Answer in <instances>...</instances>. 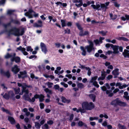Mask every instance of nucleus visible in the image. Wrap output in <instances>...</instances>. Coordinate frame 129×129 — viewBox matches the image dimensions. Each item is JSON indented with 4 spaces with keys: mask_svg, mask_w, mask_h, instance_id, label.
Instances as JSON below:
<instances>
[{
    "mask_svg": "<svg viewBox=\"0 0 129 129\" xmlns=\"http://www.w3.org/2000/svg\"><path fill=\"white\" fill-rule=\"evenodd\" d=\"M25 29L22 28L20 29L16 27H13L9 30H6L4 32L7 33L9 36L13 35L15 36H22L25 33Z\"/></svg>",
    "mask_w": 129,
    "mask_h": 129,
    "instance_id": "nucleus-1",
    "label": "nucleus"
},
{
    "mask_svg": "<svg viewBox=\"0 0 129 129\" xmlns=\"http://www.w3.org/2000/svg\"><path fill=\"white\" fill-rule=\"evenodd\" d=\"M88 42L89 44V45L85 46V47L83 46H81L80 47V49L82 51L81 54L84 56H85L86 54V50L87 52L90 53L94 49L93 42L90 40L88 41Z\"/></svg>",
    "mask_w": 129,
    "mask_h": 129,
    "instance_id": "nucleus-2",
    "label": "nucleus"
},
{
    "mask_svg": "<svg viewBox=\"0 0 129 129\" xmlns=\"http://www.w3.org/2000/svg\"><path fill=\"white\" fill-rule=\"evenodd\" d=\"M15 55L16 54L15 53H12L10 54L8 53L5 56V57L6 58H8L11 57V65H12L13 64V62L14 61H15L16 63L19 62L20 61V58L18 57H15Z\"/></svg>",
    "mask_w": 129,
    "mask_h": 129,
    "instance_id": "nucleus-3",
    "label": "nucleus"
},
{
    "mask_svg": "<svg viewBox=\"0 0 129 129\" xmlns=\"http://www.w3.org/2000/svg\"><path fill=\"white\" fill-rule=\"evenodd\" d=\"M109 2H107L105 3V4H96V5L93 4L91 5V7L94 9H96L98 10H101L100 8V7L103 9L105 8L106 10L107 8V6L109 5Z\"/></svg>",
    "mask_w": 129,
    "mask_h": 129,
    "instance_id": "nucleus-4",
    "label": "nucleus"
},
{
    "mask_svg": "<svg viewBox=\"0 0 129 129\" xmlns=\"http://www.w3.org/2000/svg\"><path fill=\"white\" fill-rule=\"evenodd\" d=\"M82 108L87 110H91L94 108V106L92 102L88 103L85 102L82 103Z\"/></svg>",
    "mask_w": 129,
    "mask_h": 129,
    "instance_id": "nucleus-5",
    "label": "nucleus"
},
{
    "mask_svg": "<svg viewBox=\"0 0 129 129\" xmlns=\"http://www.w3.org/2000/svg\"><path fill=\"white\" fill-rule=\"evenodd\" d=\"M111 104L115 107L118 105L121 106H125L126 105L125 103L122 102L118 99H116L112 101L111 103Z\"/></svg>",
    "mask_w": 129,
    "mask_h": 129,
    "instance_id": "nucleus-6",
    "label": "nucleus"
},
{
    "mask_svg": "<svg viewBox=\"0 0 129 129\" xmlns=\"http://www.w3.org/2000/svg\"><path fill=\"white\" fill-rule=\"evenodd\" d=\"M122 84L120 82H117L116 83L115 82L111 83L110 85L111 86H113L115 85L116 87L118 86L119 88L120 89H122L124 88H125L128 86V85H126V84Z\"/></svg>",
    "mask_w": 129,
    "mask_h": 129,
    "instance_id": "nucleus-7",
    "label": "nucleus"
},
{
    "mask_svg": "<svg viewBox=\"0 0 129 129\" xmlns=\"http://www.w3.org/2000/svg\"><path fill=\"white\" fill-rule=\"evenodd\" d=\"M33 13L35 14V12L31 9H29L28 12L25 13L24 15L25 16L28 17V18H31L33 17Z\"/></svg>",
    "mask_w": 129,
    "mask_h": 129,
    "instance_id": "nucleus-8",
    "label": "nucleus"
},
{
    "mask_svg": "<svg viewBox=\"0 0 129 129\" xmlns=\"http://www.w3.org/2000/svg\"><path fill=\"white\" fill-rule=\"evenodd\" d=\"M40 46L42 51L46 54L48 51L46 46L45 44L42 42L40 43Z\"/></svg>",
    "mask_w": 129,
    "mask_h": 129,
    "instance_id": "nucleus-9",
    "label": "nucleus"
},
{
    "mask_svg": "<svg viewBox=\"0 0 129 129\" xmlns=\"http://www.w3.org/2000/svg\"><path fill=\"white\" fill-rule=\"evenodd\" d=\"M73 3H75V5L77 7L81 6L83 5L82 0H72Z\"/></svg>",
    "mask_w": 129,
    "mask_h": 129,
    "instance_id": "nucleus-10",
    "label": "nucleus"
},
{
    "mask_svg": "<svg viewBox=\"0 0 129 129\" xmlns=\"http://www.w3.org/2000/svg\"><path fill=\"white\" fill-rule=\"evenodd\" d=\"M0 73L2 75L6 76L8 78H9L10 76V74L9 71H8L5 72L3 70H0Z\"/></svg>",
    "mask_w": 129,
    "mask_h": 129,
    "instance_id": "nucleus-11",
    "label": "nucleus"
},
{
    "mask_svg": "<svg viewBox=\"0 0 129 129\" xmlns=\"http://www.w3.org/2000/svg\"><path fill=\"white\" fill-rule=\"evenodd\" d=\"M111 48H112L113 51V53L114 54H117L119 52L118 49L119 46H114L113 45H111Z\"/></svg>",
    "mask_w": 129,
    "mask_h": 129,
    "instance_id": "nucleus-12",
    "label": "nucleus"
},
{
    "mask_svg": "<svg viewBox=\"0 0 129 129\" xmlns=\"http://www.w3.org/2000/svg\"><path fill=\"white\" fill-rule=\"evenodd\" d=\"M17 49L18 50L21 51L23 54L25 55H26L28 54V53L25 51V49L24 48L22 47L21 46L17 48Z\"/></svg>",
    "mask_w": 129,
    "mask_h": 129,
    "instance_id": "nucleus-13",
    "label": "nucleus"
},
{
    "mask_svg": "<svg viewBox=\"0 0 129 129\" xmlns=\"http://www.w3.org/2000/svg\"><path fill=\"white\" fill-rule=\"evenodd\" d=\"M24 97L25 98V100H27L30 102H34L35 101V99H36V98L35 97V95L34 97L32 98L31 99L28 96H26L25 95L24 96Z\"/></svg>",
    "mask_w": 129,
    "mask_h": 129,
    "instance_id": "nucleus-14",
    "label": "nucleus"
},
{
    "mask_svg": "<svg viewBox=\"0 0 129 129\" xmlns=\"http://www.w3.org/2000/svg\"><path fill=\"white\" fill-rule=\"evenodd\" d=\"M35 97L36 98V99L39 98L40 101L42 102L44 100V96L42 94L40 95H39L38 94H36L35 95Z\"/></svg>",
    "mask_w": 129,
    "mask_h": 129,
    "instance_id": "nucleus-15",
    "label": "nucleus"
},
{
    "mask_svg": "<svg viewBox=\"0 0 129 129\" xmlns=\"http://www.w3.org/2000/svg\"><path fill=\"white\" fill-rule=\"evenodd\" d=\"M19 70L17 65H15L12 68V71L15 74H16L19 71Z\"/></svg>",
    "mask_w": 129,
    "mask_h": 129,
    "instance_id": "nucleus-16",
    "label": "nucleus"
},
{
    "mask_svg": "<svg viewBox=\"0 0 129 129\" xmlns=\"http://www.w3.org/2000/svg\"><path fill=\"white\" fill-rule=\"evenodd\" d=\"M20 74H18V76L19 78H24L26 76V71H24L23 72H19Z\"/></svg>",
    "mask_w": 129,
    "mask_h": 129,
    "instance_id": "nucleus-17",
    "label": "nucleus"
},
{
    "mask_svg": "<svg viewBox=\"0 0 129 129\" xmlns=\"http://www.w3.org/2000/svg\"><path fill=\"white\" fill-rule=\"evenodd\" d=\"M22 92L25 93V94H24L23 96V98L25 100V98L24 97V96L25 95V96H29L28 94L29 93V91L28 89H26L24 87H23V86L22 87Z\"/></svg>",
    "mask_w": 129,
    "mask_h": 129,
    "instance_id": "nucleus-18",
    "label": "nucleus"
},
{
    "mask_svg": "<svg viewBox=\"0 0 129 129\" xmlns=\"http://www.w3.org/2000/svg\"><path fill=\"white\" fill-rule=\"evenodd\" d=\"M129 51L125 49L124 52L123 53V54L124 57L129 58Z\"/></svg>",
    "mask_w": 129,
    "mask_h": 129,
    "instance_id": "nucleus-19",
    "label": "nucleus"
},
{
    "mask_svg": "<svg viewBox=\"0 0 129 129\" xmlns=\"http://www.w3.org/2000/svg\"><path fill=\"white\" fill-rule=\"evenodd\" d=\"M78 125L79 126L81 127L83 126L85 127H87V124L81 121H79L78 123Z\"/></svg>",
    "mask_w": 129,
    "mask_h": 129,
    "instance_id": "nucleus-20",
    "label": "nucleus"
},
{
    "mask_svg": "<svg viewBox=\"0 0 129 129\" xmlns=\"http://www.w3.org/2000/svg\"><path fill=\"white\" fill-rule=\"evenodd\" d=\"M8 119L12 124H13L15 122V120L14 118L12 117L11 116L9 117Z\"/></svg>",
    "mask_w": 129,
    "mask_h": 129,
    "instance_id": "nucleus-21",
    "label": "nucleus"
},
{
    "mask_svg": "<svg viewBox=\"0 0 129 129\" xmlns=\"http://www.w3.org/2000/svg\"><path fill=\"white\" fill-rule=\"evenodd\" d=\"M121 19L123 21H125L126 20H129V15L125 14V17L122 16L121 17Z\"/></svg>",
    "mask_w": 129,
    "mask_h": 129,
    "instance_id": "nucleus-22",
    "label": "nucleus"
},
{
    "mask_svg": "<svg viewBox=\"0 0 129 129\" xmlns=\"http://www.w3.org/2000/svg\"><path fill=\"white\" fill-rule=\"evenodd\" d=\"M119 70L118 69H116L113 70L112 72V74L114 75H117L119 74L118 71Z\"/></svg>",
    "mask_w": 129,
    "mask_h": 129,
    "instance_id": "nucleus-23",
    "label": "nucleus"
},
{
    "mask_svg": "<svg viewBox=\"0 0 129 129\" xmlns=\"http://www.w3.org/2000/svg\"><path fill=\"white\" fill-rule=\"evenodd\" d=\"M90 98L92 100L93 102L95 101V95L94 94H91L89 95Z\"/></svg>",
    "mask_w": 129,
    "mask_h": 129,
    "instance_id": "nucleus-24",
    "label": "nucleus"
},
{
    "mask_svg": "<svg viewBox=\"0 0 129 129\" xmlns=\"http://www.w3.org/2000/svg\"><path fill=\"white\" fill-rule=\"evenodd\" d=\"M101 88L103 91H106V93L107 94H109L110 93L109 91L108 90H106L107 88L105 86L101 87Z\"/></svg>",
    "mask_w": 129,
    "mask_h": 129,
    "instance_id": "nucleus-25",
    "label": "nucleus"
},
{
    "mask_svg": "<svg viewBox=\"0 0 129 129\" xmlns=\"http://www.w3.org/2000/svg\"><path fill=\"white\" fill-rule=\"evenodd\" d=\"M123 97L127 100H129V96L128 95V93L127 92H124Z\"/></svg>",
    "mask_w": 129,
    "mask_h": 129,
    "instance_id": "nucleus-26",
    "label": "nucleus"
},
{
    "mask_svg": "<svg viewBox=\"0 0 129 129\" xmlns=\"http://www.w3.org/2000/svg\"><path fill=\"white\" fill-rule=\"evenodd\" d=\"M35 126L36 128L40 129L41 126V125L38 122H35Z\"/></svg>",
    "mask_w": 129,
    "mask_h": 129,
    "instance_id": "nucleus-27",
    "label": "nucleus"
},
{
    "mask_svg": "<svg viewBox=\"0 0 129 129\" xmlns=\"http://www.w3.org/2000/svg\"><path fill=\"white\" fill-rule=\"evenodd\" d=\"M61 99L62 102L63 103H68L70 102V100H67L64 97H62Z\"/></svg>",
    "mask_w": 129,
    "mask_h": 129,
    "instance_id": "nucleus-28",
    "label": "nucleus"
},
{
    "mask_svg": "<svg viewBox=\"0 0 129 129\" xmlns=\"http://www.w3.org/2000/svg\"><path fill=\"white\" fill-rule=\"evenodd\" d=\"M110 16L111 19L113 20L115 19L117 17V16L115 15H113L112 13L110 14Z\"/></svg>",
    "mask_w": 129,
    "mask_h": 129,
    "instance_id": "nucleus-29",
    "label": "nucleus"
},
{
    "mask_svg": "<svg viewBox=\"0 0 129 129\" xmlns=\"http://www.w3.org/2000/svg\"><path fill=\"white\" fill-rule=\"evenodd\" d=\"M98 76H96L92 77L89 82L90 83H92L96 81H95L96 80Z\"/></svg>",
    "mask_w": 129,
    "mask_h": 129,
    "instance_id": "nucleus-30",
    "label": "nucleus"
},
{
    "mask_svg": "<svg viewBox=\"0 0 129 129\" xmlns=\"http://www.w3.org/2000/svg\"><path fill=\"white\" fill-rule=\"evenodd\" d=\"M11 23L12 22H13L14 23L16 24L20 25V22L19 21L17 20H13L12 19L11 21Z\"/></svg>",
    "mask_w": 129,
    "mask_h": 129,
    "instance_id": "nucleus-31",
    "label": "nucleus"
},
{
    "mask_svg": "<svg viewBox=\"0 0 129 129\" xmlns=\"http://www.w3.org/2000/svg\"><path fill=\"white\" fill-rule=\"evenodd\" d=\"M61 22L62 26L63 27L66 26V20H64L61 19Z\"/></svg>",
    "mask_w": 129,
    "mask_h": 129,
    "instance_id": "nucleus-32",
    "label": "nucleus"
},
{
    "mask_svg": "<svg viewBox=\"0 0 129 129\" xmlns=\"http://www.w3.org/2000/svg\"><path fill=\"white\" fill-rule=\"evenodd\" d=\"M86 70L88 71L87 72V74L88 75L90 76L91 74V69L89 67H88V68L86 69Z\"/></svg>",
    "mask_w": 129,
    "mask_h": 129,
    "instance_id": "nucleus-33",
    "label": "nucleus"
},
{
    "mask_svg": "<svg viewBox=\"0 0 129 129\" xmlns=\"http://www.w3.org/2000/svg\"><path fill=\"white\" fill-rule=\"evenodd\" d=\"M44 90L47 93H48L49 94H52V92L51 90H50L47 88H46Z\"/></svg>",
    "mask_w": 129,
    "mask_h": 129,
    "instance_id": "nucleus-34",
    "label": "nucleus"
},
{
    "mask_svg": "<svg viewBox=\"0 0 129 129\" xmlns=\"http://www.w3.org/2000/svg\"><path fill=\"white\" fill-rule=\"evenodd\" d=\"M11 23L10 22L7 24H3L2 25H3V26L5 28H6L10 25Z\"/></svg>",
    "mask_w": 129,
    "mask_h": 129,
    "instance_id": "nucleus-35",
    "label": "nucleus"
},
{
    "mask_svg": "<svg viewBox=\"0 0 129 129\" xmlns=\"http://www.w3.org/2000/svg\"><path fill=\"white\" fill-rule=\"evenodd\" d=\"M33 26L37 27H41L42 26V25L39 24L37 23H34Z\"/></svg>",
    "mask_w": 129,
    "mask_h": 129,
    "instance_id": "nucleus-36",
    "label": "nucleus"
},
{
    "mask_svg": "<svg viewBox=\"0 0 129 129\" xmlns=\"http://www.w3.org/2000/svg\"><path fill=\"white\" fill-rule=\"evenodd\" d=\"M14 90L15 91V94H16L19 93L20 91V88L19 87L14 88Z\"/></svg>",
    "mask_w": 129,
    "mask_h": 129,
    "instance_id": "nucleus-37",
    "label": "nucleus"
},
{
    "mask_svg": "<svg viewBox=\"0 0 129 129\" xmlns=\"http://www.w3.org/2000/svg\"><path fill=\"white\" fill-rule=\"evenodd\" d=\"M118 127L120 129H126V127L124 125H121L120 124H119L118 125Z\"/></svg>",
    "mask_w": 129,
    "mask_h": 129,
    "instance_id": "nucleus-38",
    "label": "nucleus"
},
{
    "mask_svg": "<svg viewBox=\"0 0 129 129\" xmlns=\"http://www.w3.org/2000/svg\"><path fill=\"white\" fill-rule=\"evenodd\" d=\"M64 33L65 34H70V29L67 28L64 30Z\"/></svg>",
    "mask_w": 129,
    "mask_h": 129,
    "instance_id": "nucleus-39",
    "label": "nucleus"
},
{
    "mask_svg": "<svg viewBox=\"0 0 129 129\" xmlns=\"http://www.w3.org/2000/svg\"><path fill=\"white\" fill-rule=\"evenodd\" d=\"M107 32V31H102L99 32L100 34H101L103 36H105L106 35Z\"/></svg>",
    "mask_w": 129,
    "mask_h": 129,
    "instance_id": "nucleus-40",
    "label": "nucleus"
},
{
    "mask_svg": "<svg viewBox=\"0 0 129 129\" xmlns=\"http://www.w3.org/2000/svg\"><path fill=\"white\" fill-rule=\"evenodd\" d=\"M47 85L48 86V87L49 88H51L52 87V85H53V84L52 83L48 82L47 83H46Z\"/></svg>",
    "mask_w": 129,
    "mask_h": 129,
    "instance_id": "nucleus-41",
    "label": "nucleus"
},
{
    "mask_svg": "<svg viewBox=\"0 0 129 129\" xmlns=\"http://www.w3.org/2000/svg\"><path fill=\"white\" fill-rule=\"evenodd\" d=\"M42 128L43 129H48L49 126L47 124H45L42 127Z\"/></svg>",
    "mask_w": 129,
    "mask_h": 129,
    "instance_id": "nucleus-42",
    "label": "nucleus"
},
{
    "mask_svg": "<svg viewBox=\"0 0 129 129\" xmlns=\"http://www.w3.org/2000/svg\"><path fill=\"white\" fill-rule=\"evenodd\" d=\"M77 86L79 88H83L84 87V85L81 83H78L77 85Z\"/></svg>",
    "mask_w": 129,
    "mask_h": 129,
    "instance_id": "nucleus-43",
    "label": "nucleus"
},
{
    "mask_svg": "<svg viewBox=\"0 0 129 129\" xmlns=\"http://www.w3.org/2000/svg\"><path fill=\"white\" fill-rule=\"evenodd\" d=\"M89 120L90 121H92L94 120H97L98 119V117H89Z\"/></svg>",
    "mask_w": 129,
    "mask_h": 129,
    "instance_id": "nucleus-44",
    "label": "nucleus"
},
{
    "mask_svg": "<svg viewBox=\"0 0 129 129\" xmlns=\"http://www.w3.org/2000/svg\"><path fill=\"white\" fill-rule=\"evenodd\" d=\"M27 51H30L32 52L33 50V49L31 48V47L30 46H28L27 47Z\"/></svg>",
    "mask_w": 129,
    "mask_h": 129,
    "instance_id": "nucleus-45",
    "label": "nucleus"
},
{
    "mask_svg": "<svg viewBox=\"0 0 129 129\" xmlns=\"http://www.w3.org/2000/svg\"><path fill=\"white\" fill-rule=\"evenodd\" d=\"M92 83H93V84L97 88H98L99 87V86L97 82L96 81Z\"/></svg>",
    "mask_w": 129,
    "mask_h": 129,
    "instance_id": "nucleus-46",
    "label": "nucleus"
},
{
    "mask_svg": "<svg viewBox=\"0 0 129 129\" xmlns=\"http://www.w3.org/2000/svg\"><path fill=\"white\" fill-rule=\"evenodd\" d=\"M80 112L81 113H84L86 111L84 109H82L81 108H79V112Z\"/></svg>",
    "mask_w": 129,
    "mask_h": 129,
    "instance_id": "nucleus-47",
    "label": "nucleus"
},
{
    "mask_svg": "<svg viewBox=\"0 0 129 129\" xmlns=\"http://www.w3.org/2000/svg\"><path fill=\"white\" fill-rule=\"evenodd\" d=\"M38 68L39 69L40 71H42L43 69L45 68V67L43 66H41L40 65H39L38 67Z\"/></svg>",
    "mask_w": 129,
    "mask_h": 129,
    "instance_id": "nucleus-48",
    "label": "nucleus"
},
{
    "mask_svg": "<svg viewBox=\"0 0 129 129\" xmlns=\"http://www.w3.org/2000/svg\"><path fill=\"white\" fill-rule=\"evenodd\" d=\"M79 65L80 66V68H81L82 69H85L86 70L87 68V67H86L84 65H82L81 64L79 63Z\"/></svg>",
    "mask_w": 129,
    "mask_h": 129,
    "instance_id": "nucleus-49",
    "label": "nucleus"
},
{
    "mask_svg": "<svg viewBox=\"0 0 129 129\" xmlns=\"http://www.w3.org/2000/svg\"><path fill=\"white\" fill-rule=\"evenodd\" d=\"M114 6L116 7H119L120 6V4H118L117 2H113Z\"/></svg>",
    "mask_w": 129,
    "mask_h": 129,
    "instance_id": "nucleus-50",
    "label": "nucleus"
},
{
    "mask_svg": "<svg viewBox=\"0 0 129 129\" xmlns=\"http://www.w3.org/2000/svg\"><path fill=\"white\" fill-rule=\"evenodd\" d=\"M60 84L62 85H63L64 87L67 88L68 87V85L67 84L65 83L64 82H61Z\"/></svg>",
    "mask_w": 129,
    "mask_h": 129,
    "instance_id": "nucleus-51",
    "label": "nucleus"
},
{
    "mask_svg": "<svg viewBox=\"0 0 129 129\" xmlns=\"http://www.w3.org/2000/svg\"><path fill=\"white\" fill-rule=\"evenodd\" d=\"M1 86H2L3 89H7V87L5 86V84L4 83H2L0 84Z\"/></svg>",
    "mask_w": 129,
    "mask_h": 129,
    "instance_id": "nucleus-52",
    "label": "nucleus"
},
{
    "mask_svg": "<svg viewBox=\"0 0 129 129\" xmlns=\"http://www.w3.org/2000/svg\"><path fill=\"white\" fill-rule=\"evenodd\" d=\"M111 45H113L112 44H110L109 43H107L105 45V47L106 48H108L110 47L111 48Z\"/></svg>",
    "mask_w": 129,
    "mask_h": 129,
    "instance_id": "nucleus-53",
    "label": "nucleus"
},
{
    "mask_svg": "<svg viewBox=\"0 0 129 129\" xmlns=\"http://www.w3.org/2000/svg\"><path fill=\"white\" fill-rule=\"evenodd\" d=\"M94 42L95 43L96 45L99 44V43H100V41L98 39L94 40Z\"/></svg>",
    "mask_w": 129,
    "mask_h": 129,
    "instance_id": "nucleus-54",
    "label": "nucleus"
},
{
    "mask_svg": "<svg viewBox=\"0 0 129 129\" xmlns=\"http://www.w3.org/2000/svg\"><path fill=\"white\" fill-rule=\"evenodd\" d=\"M100 57L103 58L104 59H106L107 58V57L103 54H101L100 56Z\"/></svg>",
    "mask_w": 129,
    "mask_h": 129,
    "instance_id": "nucleus-55",
    "label": "nucleus"
},
{
    "mask_svg": "<svg viewBox=\"0 0 129 129\" xmlns=\"http://www.w3.org/2000/svg\"><path fill=\"white\" fill-rule=\"evenodd\" d=\"M54 88L55 90H58L59 88V86L58 85L56 84L54 85Z\"/></svg>",
    "mask_w": 129,
    "mask_h": 129,
    "instance_id": "nucleus-56",
    "label": "nucleus"
},
{
    "mask_svg": "<svg viewBox=\"0 0 129 129\" xmlns=\"http://www.w3.org/2000/svg\"><path fill=\"white\" fill-rule=\"evenodd\" d=\"M76 25L78 27V28L80 30H82V28L81 26L78 23H77L76 24Z\"/></svg>",
    "mask_w": 129,
    "mask_h": 129,
    "instance_id": "nucleus-57",
    "label": "nucleus"
},
{
    "mask_svg": "<svg viewBox=\"0 0 129 129\" xmlns=\"http://www.w3.org/2000/svg\"><path fill=\"white\" fill-rule=\"evenodd\" d=\"M14 11V10H8L7 11V14H11Z\"/></svg>",
    "mask_w": 129,
    "mask_h": 129,
    "instance_id": "nucleus-58",
    "label": "nucleus"
},
{
    "mask_svg": "<svg viewBox=\"0 0 129 129\" xmlns=\"http://www.w3.org/2000/svg\"><path fill=\"white\" fill-rule=\"evenodd\" d=\"M53 122L52 120H50L47 121V123L49 125H52L53 124Z\"/></svg>",
    "mask_w": 129,
    "mask_h": 129,
    "instance_id": "nucleus-59",
    "label": "nucleus"
},
{
    "mask_svg": "<svg viewBox=\"0 0 129 129\" xmlns=\"http://www.w3.org/2000/svg\"><path fill=\"white\" fill-rule=\"evenodd\" d=\"M107 122L106 121H104L102 123V125L103 126H107Z\"/></svg>",
    "mask_w": 129,
    "mask_h": 129,
    "instance_id": "nucleus-60",
    "label": "nucleus"
},
{
    "mask_svg": "<svg viewBox=\"0 0 129 129\" xmlns=\"http://www.w3.org/2000/svg\"><path fill=\"white\" fill-rule=\"evenodd\" d=\"M40 108L41 109H43L44 108V104L42 103L40 104Z\"/></svg>",
    "mask_w": 129,
    "mask_h": 129,
    "instance_id": "nucleus-61",
    "label": "nucleus"
},
{
    "mask_svg": "<svg viewBox=\"0 0 129 129\" xmlns=\"http://www.w3.org/2000/svg\"><path fill=\"white\" fill-rule=\"evenodd\" d=\"M6 0H1L0 1V6L5 4Z\"/></svg>",
    "mask_w": 129,
    "mask_h": 129,
    "instance_id": "nucleus-62",
    "label": "nucleus"
},
{
    "mask_svg": "<svg viewBox=\"0 0 129 129\" xmlns=\"http://www.w3.org/2000/svg\"><path fill=\"white\" fill-rule=\"evenodd\" d=\"M105 72H102V74L101 76L102 77H103L105 79V76H106V75L105 74Z\"/></svg>",
    "mask_w": 129,
    "mask_h": 129,
    "instance_id": "nucleus-63",
    "label": "nucleus"
},
{
    "mask_svg": "<svg viewBox=\"0 0 129 129\" xmlns=\"http://www.w3.org/2000/svg\"><path fill=\"white\" fill-rule=\"evenodd\" d=\"M113 77V76L112 75H109L107 77V79L109 80L110 79H112Z\"/></svg>",
    "mask_w": 129,
    "mask_h": 129,
    "instance_id": "nucleus-64",
    "label": "nucleus"
}]
</instances>
